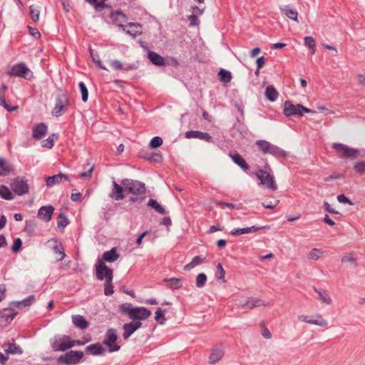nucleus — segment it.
<instances>
[{"mask_svg":"<svg viewBox=\"0 0 365 365\" xmlns=\"http://www.w3.org/2000/svg\"><path fill=\"white\" fill-rule=\"evenodd\" d=\"M122 314H126L132 321L145 320L151 316V312L143 307H133L130 303H123L119 306Z\"/></svg>","mask_w":365,"mask_h":365,"instance_id":"f257e3e1","label":"nucleus"},{"mask_svg":"<svg viewBox=\"0 0 365 365\" xmlns=\"http://www.w3.org/2000/svg\"><path fill=\"white\" fill-rule=\"evenodd\" d=\"M121 185L125 187L127 194L135 196H143L145 194V185L139 180L124 178L121 180Z\"/></svg>","mask_w":365,"mask_h":365,"instance_id":"f03ea898","label":"nucleus"},{"mask_svg":"<svg viewBox=\"0 0 365 365\" xmlns=\"http://www.w3.org/2000/svg\"><path fill=\"white\" fill-rule=\"evenodd\" d=\"M264 168V170H259L255 174L260 180L259 185H265L267 188L275 191L277 189V186L274 177L271 174V168L269 165H266Z\"/></svg>","mask_w":365,"mask_h":365,"instance_id":"7ed1b4c3","label":"nucleus"},{"mask_svg":"<svg viewBox=\"0 0 365 365\" xmlns=\"http://www.w3.org/2000/svg\"><path fill=\"white\" fill-rule=\"evenodd\" d=\"M303 113H315V111L304 107L302 104L294 105L290 101L284 103V114L286 116H302Z\"/></svg>","mask_w":365,"mask_h":365,"instance_id":"20e7f679","label":"nucleus"},{"mask_svg":"<svg viewBox=\"0 0 365 365\" xmlns=\"http://www.w3.org/2000/svg\"><path fill=\"white\" fill-rule=\"evenodd\" d=\"M69 105L70 101L66 92L61 91V93L56 96V103L52 114L56 117L62 115L67 111Z\"/></svg>","mask_w":365,"mask_h":365,"instance_id":"39448f33","label":"nucleus"},{"mask_svg":"<svg viewBox=\"0 0 365 365\" xmlns=\"http://www.w3.org/2000/svg\"><path fill=\"white\" fill-rule=\"evenodd\" d=\"M6 74L9 76L20 77L27 80H30L33 78L32 71L22 62L12 66L10 69L6 71Z\"/></svg>","mask_w":365,"mask_h":365,"instance_id":"423d86ee","label":"nucleus"},{"mask_svg":"<svg viewBox=\"0 0 365 365\" xmlns=\"http://www.w3.org/2000/svg\"><path fill=\"white\" fill-rule=\"evenodd\" d=\"M332 148L339 153L341 158L356 159L359 156V151L356 148H349L341 143H334Z\"/></svg>","mask_w":365,"mask_h":365,"instance_id":"0eeeda50","label":"nucleus"},{"mask_svg":"<svg viewBox=\"0 0 365 365\" xmlns=\"http://www.w3.org/2000/svg\"><path fill=\"white\" fill-rule=\"evenodd\" d=\"M51 346L54 351H64L72 348L71 338L67 335L56 336L51 341Z\"/></svg>","mask_w":365,"mask_h":365,"instance_id":"6e6552de","label":"nucleus"},{"mask_svg":"<svg viewBox=\"0 0 365 365\" xmlns=\"http://www.w3.org/2000/svg\"><path fill=\"white\" fill-rule=\"evenodd\" d=\"M83 356V351L71 350L65 354L59 356L57 359V361L60 364H65L67 365L76 364L80 361Z\"/></svg>","mask_w":365,"mask_h":365,"instance_id":"1a4fd4ad","label":"nucleus"},{"mask_svg":"<svg viewBox=\"0 0 365 365\" xmlns=\"http://www.w3.org/2000/svg\"><path fill=\"white\" fill-rule=\"evenodd\" d=\"M118 335L116 330L113 328L108 329L106 332L105 339L102 344L106 345L108 348L109 352H115L120 350V346L116 344Z\"/></svg>","mask_w":365,"mask_h":365,"instance_id":"9d476101","label":"nucleus"},{"mask_svg":"<svg viewBox=\"0 0 365 365\" xmlns=\"http://www.w3.org/2000/svg\"><path fill=\"white\" fill-rule=\"evenodd\" d=\"M236 304L240 308L248 309L267 305L262 299L252 297H242Z\"/></svg>","mask_w":365,"mask_h":365,"instance_id":"9b49d317","label":"nucleus"},{"mask_svg":"<svg viewBox=\"0 0 365 365\" xmlns=\"http://www.w3.org/2000/svg\"><path fill=\"white\" fill-rule=\"evenodd\" d=\"M96 279L100 281L113 280V269L107 267L101 260H98L96 264Z\"/></svg>","mask_w":365,"mask_h":365,"instance_id":"f8f14e48","label":"nucleus"},{"mask_svg":"<svg viewBox=\"0 0 365 365\" xmlns=\"http://www.w3.org/2000/svg\"><path fill=\"white\" fill-rule=\"evenodd\" d=\"M12 190L18 195H23L29 192V185L24 178L17 177L11 184Z\"/></svg>","mask_w":365,"mask_h":365,"instance_id":"ddd939ff","label":"nucleus"},{"mask_svg":"<svg viewBox=\"0 0 365 365\" xmlns=\"http://www.w3.org/2000/svg\"><path fill=\"white\" fill-rule=\"evenodd\" d=\"M16 314L17 312L11 307L4 308L0 310V327H5L10 324Z\"/></svg>","mask_w":365,"mask_h":365,"instance_id":"4468645a","label":"nucleus"},{"mask_svg":"<svg viewBox=\"0 0 365 365\" xmlns=\"http://www.w3.org/2000/svg\"><path fill=\"white\" fill-rule=\"evenodd\" d=\"M125 189L122 185H119L115 180L112 182V189L109 193V197L116 201L122 200L125 197Z\"/></svg>","mask_w":365,"mask_h":365,"instance_id":"2eb2a0df","label":"nucleus"},{"mask_svg":"<svg viewBox=\"0 0 365 365\" xmlns=\"http://www.w3.org/2000/svg\"><path fill=\"white\" fill-rule=\"evenodd\" d=\"M54 207L52 205L42 206L38 212V217L41 220L48 222L51 220Z\"/></svg>","mask_w":365,"mask_h":365,"instance_id":"dca6fc26","label":"nucleus"},{"mask_svg":"<svg viewBox=\"0 0 365 365\" xmlns=\"http://www.w3.org/2000/svg\"><path fill=\"white\" fill-rule=\"evenodd\" d=\"M315 317V319H309L308 316L300 315L298 317L299 320L310 324H315L322 327L327 326V321L326 319H322L320 314H316Z\"/></svg>","mask_w":365,"mask_h":365,"instance_id":"f3484780","label":"nucleus"},{"mask_svg":"<svg viewBox=\"0 0 365 365\" xmlns=\"http://www.w3.org/2000/svg\"><path fill=\"white\" fill-rule=\"evenodd\" d=\"M48 131V126L43 123L36 124L33 128V138L36 140L42 139Z\"/></svg>","mask_w":365,"mask_h":365,"instance_id":"a211bd4d","label":"nucleus"},{"mask_svg":"<svg viewBox=\"0 0 365 365\" xmlns=\"http://www.w3.org/2000/svg\"><path fill=\"white\" fill-rule=\"evenodd\" d=\"M185 137L187 138H198L207 142H210L212 140V137L208 133L198 130H189L186 132Z\"/></svg>","mask_w":365,"mask_h":365,"instance_id":"6ab92c4d","label":"nucleus"},{"mask_svg":"<svg viewBox=\"0 0 365 365\" xmlns=\"http://www.w3.org/2000/svg\"><path fill=\"white\" fill-rule=\"evenodd\" d=\"M86 351L94 356H103L106 354V349L100 342L88 346Z\"/></svg>","mask_w":365,"mask_h":365,"instance_id":"aec40b11","label":"nucleus"},{"mask_svg":"<svg viewBox=\"0 0 365 365\" xmlns=\"http://www.w3.org/2000/svg\"><path fill=\"white\" fill-rule=\"evenodd\" d=\"M71 318L72 322L74 324V326L80 329H86L89 326V323L86 319V318L82 315H73Z\"/></svg>","mask_w":365,"mask_h":365,"instance_id":"412c9836","label":"nucleus"},{"mask_svg":"<svg viewBox=\"0 0 365 365\" xmlns=\"http://www.w3.org/2000/svg\"><path fill=\"white\" fill-rule=\"evenodd\" d=\"M268 154H270L279 159H284L288 156V153L287 151L273 144L271 145L270 150Z\"/></svg>","mask_w":365,"mask_h":365,"instance_id":"4be33fe9","label":"nucleus"},{"mask_svg":"<svg viewBox=\"0 0 365 365\" xmlns=\"http://www.w3.org/2000/svg\"><path fill=\"white\" fill-rule=\"evenodd\" d=\"M280 11L289 19L297 21L298 12L289 5H284L280 7Z\"/></svg>","mask_w":365,"mask_h":365,"instance_id":"5701e85b","label":"nucleus"},{"mask_svg":"<svg viewBox=\"0 0 365 365\" xmlns=\"http://www.w3.org/2000/svg\"><path fill=\"white\" fill-rule=\"evenodd\" d=\"M110 64V66L116 71H130L135 68L134 64H123L118 60H112Z\"/></svg>","mask_w":365,"mask_h":365,"instance_id":"b1692460","label":"nucleus"},{"mask_svg":"<svg viewBox=\"0 0 365 365\" xmlns=\"http://www.w3.org/2000/svg\"><path fill=\"white\" fill-rule=\"evenodd\" d=\"M262 227H257V226H252L250 227H245V228H236L233 229L230 231V235L233 236H237L243 234H247L250 232H256L261 230Z\"/></svg>","mask_w":365,"mask_h":365,"instance_id":"393cba45","label":"nucleus"},{"mask_svg":"<svg viewBox=\"0 0 365 365\" xmlns=\"http://www.w3.org/2000/svg\"><path fill=\"white\" fill-rule=\"evenodd\" d=\"M148 58L155 66H164L165 63L164 58L155 51H149Z\"/></svg>","mask_w":365,"mask_h":365,"instance_id":"a878e982","label":"nucleus"},{"mask_svg":"<svg viewBox=\"0 0 365 365\" xmlns=\"http://www.w3.org/2000/svg\"><path fill=\"white\" fill-rule=\"evenodd\" d=\"M224 354V351L222 349L213 348L210 356V364H214L217 363L222 358Z\"/></svg>","mask_w":365,"mask_h":365,"instance_id":"bb28decb","label":"nucleus"},{"mask_svg":"<svg viewBox=\"0 0 365 365\" xmlns=\"http://www.w3.org/2000/svg\"><path fill=\"white\" fill-rule=\"evenodd\" d=\"M231 158L235 164L240 166L244 170H247L250 168L249 165L247 163L245 160L239 153H235L230 155Z\"/></svg>","mask_w":365,"mask_h":365,"instance_id":"cd10ccee","label":"nucleus"},{"mask_svg":"<svg viewBox=\"0 0 365 365\" xmlns=\"http://www.w3.org/2000/svg\"><path fill=\"white\" fill-rule=\"evenodd\" d=\"M119 255L116 252V248L113 247L110 250L105 252L103 255V259L108 262H113L118 259Z\"/></svg>","mask_w":365,"mask_h":365,"instance_id":"c85d7f7f","label":"nucleus"},{"mask_svg":"<svg viewBox=\"0 0 365 365\" xmlns=\"http://www.w3.org/2000/svg\"><path fill=\"white\" fill-rule=\"evenodd\" d=\"M128 26L130 28L127 31V34L132 36L133 38L142 34L141 26L139 24L129 23Z\"/></svg>","mask_w":365,"mask_h":365,"instance_id":"c756f323","label":"nucleus"},{"mask_svg":"<svg viewBox=\"0 0 365 365\" xmlns=\"http://www.w3.org/2000/svg\"><path fill=\"white\" fill-rule=\"evenodd\" d=\"M278 92L274 86L270 85L266 88L265 90V96L267 99L271 102H274L278 98Z\"/></svg>","mask_w":365,"mask_h":365,"instance_id":"7c9ffc66","label":"nucleus"},{"mask_svg":"<svg viewBox=\"0 0 365 365\" xmlns=\"http://www.w3.org/2000/svg\"><path fill=\"white\" fill-rule=\"evenodd\" d=\"M255 145L259 151L266 155L270 150L272 143L264 140H259L256 141Z\"/></svg>","mask_w":365,"mask_h":365,"instance_id":"2f4dec72","label":"nucleus"},{"mask_svg":"<svg viewBox=\"0 0 365 365\" xmlns=\"http://www.w3.org/2000/svg\"><path fill=\"white\" fill-rule=\"evenodd\" d=\"M12 165L3 158H0V175L5 176L11 172Z\"/></svg>","mask_w":365,"mask_h":365,"instance_id":"473e14b6","label":"nucleus"},{"mask_svg":"<svg viewBox=\"0 0 365 365\" xmlns=\"http://www.w3.org/2000/svg\"><path fill=\"white\" fill-rule=\"evenodd\" d=\"M123 329L124 331L123 337L125 340L128 339V338L136 331L133 325V322L124 324Z\"/></svg>","mask_w":365,"mask_h":365,"instance_id":"72a5a7b5","label":"nucleus"},{"mask_svg":"<svg viewBox=\"0 0 365 365\" xmlns=\"http://www.w3.org/2000/svg\"><path fill=\"white\" fill-rule=\"evenodd\" d=\"M314 291L319 294V299L326 304H331L332 303V299L329 297L327 291H320L317 289L316 287L314 288Z\"/></svg>","mask_w":365,"mask_h":365,"instance_id":"f704fd0d","label":"nucleus"},{"mask_svg":"<svg viewBox=\"0 0 365 365\" xmlns=\"http://www.w3.org/2000/svg\"><path fill=\"white\" fill-rule=\"evenodd\" d=\"M218 76L220 81L224 83H228L232 81V74L229 71L221 68L218 72Z\"/></svg>","mask_w":365,"mask_h":365,"instance_id":"c9c22d12","label":"nucleus"},{"mask_svg":"<svg viewBox=\"0 0 365 365\" xmlns=\"http://www.w3.org/2000/svg\"><path fill=\"white\" fill-rule=\"evenodd\" d=\"M35 300V297L34 295L29 296L26 299H24L22 301L18 302H12L11 304H14L17 307H29L30 306Z\"/></svg>","mask_w":365,"mask_h":365,"instance_id":"e433bc0d","label":"nucleus"},{"mask_svg":"<svg viewBox=\"0 0 365 365\" xmlns=\"http://www.w3.org/2000/svg\"><path fill=\"white\" fill-rule=\"evenodd\" d=\"M205 258H202L200 256H195L192 258V261L187 264L184 267V270L189 271L191 269H192L195 266L198 265L201 263H202L205 261Z\"/></svg>","mask_w":365,"mask_h":365,"instance_id":"4c0bfd02","label":"nucleus"},{"mask_svg":"<svg viewBox=\"0 0 365 365\" xmlns=\"http://www.w3.org/2000/svg\"><path fill=\"white\" fill-rule=\"evenodd\" d=\"M148 207L153 208L156 212L160 214L165 215L166 211L155 200L150 199L147 204Z\"/></svg>","mask_w":365,"mask_h":365,"instance_id":"58836bf2","label":"nucleus"},{"mask_svg":"<svg viewBox=\"0 0 365 365\" xmlns=\"http://www.w3.org/2000/svg\"><path fill=\"white\" fill-rule=\"evenodd\" d=\"M0 197L6 200H11L14 199L13 194L5 185H0Z\"/></svg>","mask_w":365,"mask_h":365,"instance_id":"ea45409f","label":"nucleus"},{"mask_svg":"<svg viewBox=\"0 0 365 365\" xmlns=\"http://www.w3.org/2000/svg\"><path fill=\"white\" fill-rule=\"evenodd\" d=\"M5 351L11 354H21L22 353V349L19 345H16V344L9 343L7 344V348L5 349Z\"/></svg>","mask_w":365,"mask_h":365,"instance_id":"a19ab883","label":"nucleus"},{"mask_svg":"<svg viewBox=\"0 0 365 365\" xmlns=\"http://www.w3.org/2000/svg\"><path fill=\"white\" fill-rule=\"evenodd\" d=\"M61 176H63L62 173L48 177L46 179V185L48 187H51L55 184L61 182L62 181Z\"/></svg>","mask_w":365,"mask_h":365,"instance_id":"79ce46f5","label":"nucleus"},{"mask_svg":"<svg viewBox=\"0 0 365 365\" xmlns=\"http://www.w3.org/2000/svg\"><path fill=\"white\" fill-rule=\"evenodd\" d=\"M58 134L53 133L46 140L42 142V147L47 148H52L54 145V139H58Z\"/></svg>","mask_w":365,"mask_h":365,"instance_id":"37998d69","label":"nucleus"},{"mask_svg":"<svg viewBox=\"0 0 365 365\" xmlns=\"http://www.w3.org/2000/svg\"><path fill=\"white\" fill-rule=\"evenodd\" d=\"M164 281L168 284L170 285L171 287H174L175 289H178L182 287V280H181V279H179V278L171 277V278H168V279H165Z\"/></svg>","mask_w":365,"mask_h":365,"instance_id":"c03bdc74","label":"nucleus"},{"mask_svg":"<svg viewBox=\"0 0 365 365\" xmlns=\"http://www.w3.org/2000/svg\"><path fill=\"white\" fill-rule=\"evenodd\" d=\"M69 221L66 216V215L63 212H60L58 216L57 226L58 228L63 229L65 227L68 225Z\"/></svg>","mask_w":365,"mask_h":365,"instance_id":"a18cd8bd","label":"nucleus"},{"mask_svg":"<svg viewBox=\"0 0 365 365\" xmlns=\"http://www.w3.org/2000/svg\"><path fill=\"white\" fill-rule=\"evenodd\" d=\"M90 56L93 60V61L101 68L103 70H108L105 66L103 65L102 62L100 60V57L98 54L94 53L93 50L91 48H89Z\"/></svg>","mask_w":365,"mask_h":365,"instance_id":"49530a36","label":"nucleus"},{"mask_svg":"<svg viewBox=\"0 0 365 365\" xmlns=\"http://www.w3.org/2000/svg\"><path fill=\"white\" fill-rule=\"evenodd\" d=\"M165 310H163L160 307H158L155 312V319L160 324H164L166 319L165 317Z\"/></svg>","mask_w":365,"mask_h":365,"instance_id":"de8ad7c7","label":"nucleus"},{"mask_svg":"<svg viewBox=\"0 0 365 365\" xmlns=\"http://www.w3.org/2000/svg\"><path fill=\"white\" fill-rule=\"evenodd\" d=\"M53 251L56 254L61 255V257L57 259V262L62 261L65 258V257H66V254L64 252V248H63L62 244L61 243H56L53 246Z\"/></svg>","mask_w":365,"mask_h":365,"instance_id":"09e8293b","label":"nucleus"},{"mask_svg":"<svg viewBox=\"0 0 365 365\" xmlns=\"http://www.w3.org/2000/svg\"><path fill=\"white\" fill-rule=\"evenodd\" d=\"M78 86L81 93L82 101L83 102H86L88 98V91L87 87L83 81L79 83Z\"/></svg>","mask_w":365,"mask_h":365,"instance_id":"8fccbe9b","label":"nucleus"},{"mask_svg":"<svg viewBox=\"0 0 365 365\" xmlns=\"http://www.w3.org/2000/svg\"><path fill=\"white\" fill-rule=\"evenodd\" d=\"M217 278L221 282H225V271L222 267V265L220 263H218L217 265Z\"/></svg>","mask_w":365,"mask_h":365,"instance_id":"3c124183","label":"nucleus"},{"mask_svg":"<svg viewBox=\"0 0 365 365\" xmlns=\"http://www.w3.org/2000/svg\"><path fill=\"white\" fill-rule=\"evenodd\" d=\"M163 138L160 136H155L151 139L149 143L150 148L154 149L159 148L163 144Z\"/></svg>","mask_w":365,"mask_h":365,"instance_id":"603ef678","label":"nucleus"},{"mask_svg":"<svg viewBox=\"0 0 365 365\" xmlns=\"http://www.w3.org/2000/svg\"><path fill=\"white\" fill-rule=\"evenodd\" d=\"M207 281V276L204 273H200L196 277V286L198 288H201L205 286Z\"/></svg>","mask_w":365,"mask_h":365,"instance_id":"864d4df0","label":"nucleus"},{"mask_svg":"<svg viewBox=\"0 0 365 365\" xmlns=\"http://www.w3.org/2000/svg\"><path fill=\"white\" fill-rule=\"evenodd\" d=\"M113 280H106L104 287V294L106 296H110L113 294V285L112 283Z\"/></svg>","mask_w":365,"mask_h":365,"instance_id":"5fc2aeb1","label":"nucleus"},{"mask_svg":"<svg viewBox=\"0 0 365 365\" xmlns=\"http://www.w3.org/2000/svg\"><path fill=\"white\" fill-rule=\"evenodd\" d=\"M304 44L313 50V53L315 52L316 42L313 37L306 36L304 38Z\"/></svg>","mask_w":365,"mask_h":365,"instance_id":"6e6d98bb","label":"nucleus"},{"mask_svg":"<svg viewBox=\"0 0 365 365\" xmlns=\"http://www.w3.org/2000/svg\"><path fill=\"white\" fill-rule=\"evenodd\" d=\"M29 11H30V16H31V19L35 22L38 21L39 14H40L39 10L37 9L36 8H35L34 6L32 5L29 7Z\"/></svg>","mask_w":365,"mask_h":365,"instance_id":"4d7b16f0","label":"nucleus"},{"mask_svg":"<svg viewBox=\"0 0 365 365\" xmlns=\"http://www.w3.org/2000/svg\"><path fill=\"white\" fill-rule=\"evenodd\" d=\"M354 169L360 175H363L365 173V161H359L357 162L354 166Z\"/></svg>","mask_w":365,"mask_h":365,"instance_id":"13d9d810","label":"nucleus"},{"mask_svg":"<svg viewBox=\"0 0 365 365\" xmlns=\"http://www.w3.org/2000/svg\"><path fill=\"white\" fill-rule=\"evenodd\" d=\"M22 247V241L20 238H16L14 241V244L11 246V250L14 253L19 252Z\"/></svg>","mask_w":365,"mask_h":365,"instance_id":"bf43d9fd","label":"nucleus"},{"mask_svg":"<svg viewBox=\"0 0 365 365\" xmlns=\"http://www.w3.org/2000/svg\"><path fill=\"white\" fill-rule=\"evenodd\" d=\"M341 262L342 263H346V262H350L351 264H354V267H356L357 266V262H356V259L353 257L351 255L349 254H347L346 255H344L342 258H341Z\"/></svg>","mask_w":365,"mask_h":365,"instance_id":"052dcab7","label":"nucleus"},{"mask_svg":"<svg viewBox=\"0 0 365 365\" xmlns=\"http://www.w3.org/2000/svg\"><path fill=\"white\" fill-rule=\"evenodd\" d=\"M322 253V252L320 251V250L313 248L309 254V258L315 260L318 259L320 257Z\"/></svg>","mask_w":365,"mask_h":365,"instance_id":"680f3d73","label":"nucleus"},{"mask_svg":"<svg viewBox=\"0 0 365 365\" xmlns=\"http://www.w3.org/2000/svg\"><path fill=\"white\" fill-rule=\"evenodd\" d=\"M93 6H94L96 11H101L104 9L109 7V6L108 4H106L105 2H103V1H97L93 4Z\"/></svg>","mask_w":365,"mask_h":365,"instance_id":"e2e57ef3","label":"nucleus"},{"mask_svg":"<svg viewBox=\"0 0 365 365\" xmlns=\"http://www.w3.org/2000/svg\"><path fill=\"white\" fill-rule=\"evenodd\" d=\"M187 19L190 21V26H195L198 25L199 20L197 19V14H191L187 16Z\"/></svg>","mask_w":365,"mask_h":365,"instance_id":"0e129e2a","label":"nucleus"},{"mask_svg":"<svg viewBox=\"0 0 365 365\" xmlns=\"http://www.w3.org/2000/svg\"><path fill=\"white\" fill-rule=\"evenodd\" d=\"M337 200L340 203H346V204H349L350 205H353V202L348 197H346L344 194H341V195H338Z\"/></svg>","mask_w":365,"mask_h":365,"instance_id":"69168bd1","label":"nucleus"},{"mask_svg":"<svg viewBox=\"0 0 365 365\" xmlns=\"http://www.w3.org/2000/svg\"><path fill=\"white\" fill-rule=\"evenodd\" d=\"M28 29L29 30V34L31 36H32L36 39L41 37V34L37 29L31 26H28Z\"/></svg>","mask_w":365,"mask_h":365,"instance_id":"338daca9","label":"nucleus"},{"mask_svg":"<svg viewBox=\"0 0 365 365\" xmlns=\"http://www.w3.org/2000/svg\"><path fill=\"white\" fill-rule=\"evenodd\" d=\"M279 202V201L278 200H275L273 202H270L269 203L263 202L262 205L266 209L272 210L277 205Z\"/></svg>","mask_w":365,"mask_h":365,"instance_id":"774afa93","label":"nucleus"}]
</instances>
